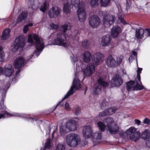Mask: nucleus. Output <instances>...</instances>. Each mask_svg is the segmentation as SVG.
<instances>
[{"mask_svg": "<svg viewBox=\"0 0 150 150\" xmlns=\"http://www.w3.org/2000/svg\"><path fill=\"white\" fill-rule=\"evenodd\" d=\"M94 58L92 60V63L88 64L86 69H82L85 76H89L94 73L95 71V65H98L102 62V58L104 55L100 52H97L93 55Z\"/></svg>", "mask_w": 150, "mask_h": 150, "instance_id": "1", "label": "nucleus"}, {"mask_svg": "<svg viewBox=\"0 0 150 150\" xmlns=\"http://www.w3.org/2000/svg\"><path fill=\"white\" fill-rule=\"evenodd\" d=\"M28 42L32 45L36 46V50L35 54L38 57L44 48V42L43 39L35 34H30L28 35Z\"/></svg>", "mask_w": 150, "mask_h": 150, "instance_id": "2", "label": "nucleus"}, {"mask_svg": "<svg viewBox=\"0 0 150 150\" xmlns=\"http://www.w3.org/2000/svg\"><path fill=\"white\" fill-rule=\"evenodd\" d=\"M70 28V26L67 24H65L62 25L61 30L63 33H58L57 34L56 38L53 41L54 44L65 47H67L69 44L67 41V36L65 32Z\"/></svg>", "mask_w": 150, "mask_h": 150, "instance_id": "3", "label": "nucleus"}, {"mask_svg": "<svg viewBox=\"0 0 150 150\" xmlns=\"http://www.w3.org/2000/svg\"><path fill=\"white\" fill-rule=\"evenodd\" d=\"M142 68H138L137 71V78L134 81H131L128 82L127 84V88L128 91L130 90H141L143 89H145L144 87L142 85L140 81V74L141 73Z\"/></svg>", "mask_w": 150, "mask_h": 150, "instance_id": "4", "label": "nucleus"}, {"mask_svg": "<svg viewBox=\"0 0 150 150\" xmlns=\"http://www.w3.org/2000/svg\"><path fill=\"white\" fill-rule=\"evenodd\" d=\"M136 129L134 127H131L125 132L120 133V136L124 139H127L129 138L131 140L136 142L140 137V134L136 132Z\"/></svg>", "mask_w": 150, "mask_h": 150, "instance_id": "5", "label": "nucleus"}, {"mask_svg": "<svg viewBox=\"0 0 150 150\" xmlns=\"http://www.w3.org/2000/svg\"><path fill=\"white\" fill-rule=\"evenodd\" d=\"M81 139L80 136L76 133L69 134L66 137V142L70 147H74L80 143Z\"/></svg>", "mask_w": 150, "mask_h": 150, "instance_id": "6", "label": "nucleus"}, {"mask_svg": "<svg viewBox=\"0 0 150 150\" xmlns=\"http://www.w3.org/2000/svg\"><path fill=\"white\" fill-rule=\"evenodd\" d=\"M78 73L76 72L72 86L67 94L63 98L62 100L68 98L69 96L73 94L76 90L81 88V82L78 79Z\"/></svg>", "mask_w": 150, "mask_h": 150, "instance_id": "7", "label": "nucleus"}, {"mask_svg": "<svg viewBox=\"0 0 150 150\" xmlns=\"http://www.w3.org/2000/svg\"><path fill=\"white\" fill-rule=\"evenodd\" d=\"M66 127L64 126H62L60 127V132L61 134L67 132V128H68L70 131H74L76 130L78 127V124L77 122L73 120H68L66 124Z\"/></svg>", "mask_w": 150, "mask_h": 150, "instance_id": "8", "label": "nucleus"}, {"mask_svg": "<svg viewBox=\"0 0 150 150\" xmlns=\"http://www.w3.org/2000/svg\"><path fill=\"white\" fill-rule=\"evenodd\" d=\"M108 83L105 81L104 79L101 78L98 80V83L94 84L93 88L92 93L93 94L96 95L101 93V88L103 87H106L108 86Z\"/></svg>", "mask_w": 150, "mask_h": 150, "instance_id": "9", "label": "nucleus"}, {"mask_svg": "<svg viewBox=\"0 0 150 150\" xmlns=\"http://www.w3.org/2000/svg\"><path fill=\"white\" fill-rule=\"evenodd\" d=\"M0 119L4 118L6 117H10L12 116L23 117L22 114L13 112L12 113H8L7 111V109L3 105V106L0 105Z\"/></svg>", "mask_w": 150, "mask_h": 150, "instance_id": "10", "label": "nucleus"}, {"mask_svg": "<svg viewBox=\"0 0 150 150\" xmlns=\"http://www.w3.org/2000/svg\"><path fill=\"white\" fill-rule=\"evenodd\" d=\"M25 39L22 36H20L16 39L14 42L13 46L11 50L13 52L17 51L19 48H23L25 45Z\"/></svg>", "mask_w": 150, "mask_h": 150, "instance_id": "11", "label": "nucleus"}, {"mask_svg": "<svg viewBox=\"0 0 150 150\" xmlns=\"http://www.w3.org/2000/svg\"><path fill=\"white\" fill-rule=\"evenodd\" d=\"M136 37L138 39H141L143 37L146 38L150 37V29H146L144 30L142 28L137 29L136 31Z\"/></svg>", "mask_w": 150, "mask_h": 150, "instance_id": "12", "label": "nucleus"}, {"mask_svg": "<svg viewBox=\"0 0 150 150\" xmlns=\"http://www.w3.org/2000/svg\"><path fill=\"white\" fill-rule=\"evenodd\" d=\"M115 17L112 15L107 14L104 16L103 22L105 27H109L113 23Z\"/></svg>", "mask_w": 150, "mask_h": 150, "instance_id": "13", "label": "nucleus"}, {"mask_svg": "<svg viewBox=\"0 0 150 150\" xmlns=\"http://www.w3.org/2000/svg\"><path fill=\"white\" fill-rule=\"evenodd\" d=\"M82 132L83 136L85 139L91 138L93 132V128L91 125H86L83 127Z\"/></svg>", "mask_w": 150, "mask_h": 150, "instance_id": "14", "label": "nucleus"}, {"mask_svg": "<svg viewBox=\"0 0 150 150\" xmlns=\"http://www.w3.org/2000/svg\"><path fill=\"white\" fill-rule=\"evenodd\" d=\"M61 11L60 8L58 7L53 6L49 10L48 15L50 18H55L59 16Z\"/></svg>", "mask_w": 150, "mask_h": 150, "instance_id": "15", "label": "nucleus"}, {"mask_svg": "<svg viewBox=\"0 0 150 150\" xmlns=\"http://www.w3.org/2000/svg\"><path fill=\"white\" fill-rule=\"evenodd\" d=\"M77 13L79 21L80 22H83L86 18V13L83 5L79 7L77 11Z\"/></svg>", "mask_w": 150, "mask_h": 150, "instance_id": "16", "label": "nucleus"}, {"mask_svg": "<svg viewBox=\"0 0 150 150\" xmlns=\"http://www.w3.org/2000/svg\"><path fill=\"white\" fill-rule=\"evenodd\" d=\"M100 22L99 18L96 15H94L90 17L89 20L90 26L93 28H96L98 26Z\"/></svg>", "mask_w": 150, "mask_h": 150, "instance_id": "17", "label": "nucleus"}, {"mask_svg": "<svg viewBox=\"0 0 150 150\" xmlns=\"http://www.w3.org/2000/svg\"><path fill=\"white\" fill-rule=\"evenodd\" d=\"M122 80L120 76L117 74L115 75L111 80L110 83L112 87L115 86L118 87L120 86L122 83Z\"/></svg>", "mask_w": 150, "mask_h": 150, "instance_id": "18", "label": "nucleus"}, {"mask_svg": "<svg viewBox=\"0 0 150 150\" xmlns=\"http://www.w3.org/2000/svg\"><path fill=\"white\" fill-rule=\"evenodd\" d=\"M14 73V68L11 64H7L4 68L3 73L6 76L9 77Z\"/></svg>", "mask_w": 150, "mask_h": 150, "instance_id": "19", "label": "nucleus"}, {"mask_svg": "<svg viewBox=\"0 0 150 150\" xmlns=\"http://www.w3.org/2000/svg\"><path fill=\"white\" fill-rule=\"evenodd\" d=\"M112 38L110 35H107L103 37L100 43V45L103 47L109 45L111 43Z\"/></svg>", "mask_w": 150, "mask_h": 150, "instance_id": "20", "label": "nucleus"}, {"mask_svg": "<svg viewBox=\"0 0 150 150\" xmlns=\"http://www.w3.org/2000/svg\"><path fill=\"white\" fill-rule=\"evenodd\" d=\"M25 63V59L22 57H18L14 62L15 67L18 69L23 66Z\"/></svg>", "mask_w": 150, "mask_h": 150, "instance_id": "21", "label": "nucleus"}, {"mask_svg": "<svg viewBox=\"0 0 150 150\" xmlns=\"http://www.w3.org/2000/svg\"><path fill=\"white\" fill-rule=\"evenodd\" d=\"M91 138H92L94 142L96 143V144H98L100 142L102 138L101 132L99 131L93 133Z\"/></svg>", "mask_w": 150, "mask_h": 150, "instance_id": "22", "label": "nucleus"}, {"mask_svg": "<svg viewBox=\"0 0 150 150\" xmlns=\"http://www.w3.org/2000/svg\"><path fill=\"white\" fill-rule=\"evenodd\" d=\"M117 108L115 107H111L108 109L105 110L104 111L100 112L99 114L100 117L105 116L107 115H110L114 113Z\"/></svg>", "mask_w": 150, "mask_h": 150, "instance_id": "23", "label": "nucleus"}, {"mask_svg": "<svg viewBox=\"0 0 150 150\" xmlns=\"http://www.w3.org/2000/svg\"><path fill=\"white\" fill-rule=\"evenodd\" d=\"M111 35L112 37H116L121 32L120 27L118 26H114L111 30Z\"/></svg>", "mask_w": 150, "mask_h": 150, "instance_id": "24", "label": "nucleus"}, {"mask_svg": "<svg viewBox=\"0 0 150 150\" xmlns=\"http://www.w3.org/2000/svg\"><path fill=\"white\" fill-rule=\"evenodd\" d=\"M108 128L110 133L112 134H116L120 131L119 127L113 124L112 126L108 127Z\"/></svg>", "mask_w": 150, "mask_h": 150, "instance_id": "25", "label": "nucleus"}, {"mask_svg": "<svg viewBox=\"0 0 150 150\" xmlns=\"http://www.w3.org/2000/svg\"><path fill=\"white\" fill-rule=\"evenodd\" d=\"M28 16V12L25 11H23L19 15L17 20V22L19 23L24 21L26 19Z\"/></svg>", "mask_w": 150, "mask_h": 150, "instance_id": "26", "label": "nucleus"}, {"mask_svg": "<svg viewBox=\"0 0 150 150\" xmlns=\"http://www.w3.org/2000/svg\"><path fill=\"white\" fill-rule=\"evenodd\" d=\"M118 9V17L119 20L122 23L124 24H125V21L123 19L124 17V15L122 13V11L120 6V5L117 6Z\"/></svg>", "mask_w": 150, "mask_h": 150, "instance_id": "27", "label": "nucleus"}, {"mask_svg": "<svg viewBox=\"0 0 150 150\" xmlns=\"http://www.w3.org/2000/svg\"><path fill=\"white\" fill-rule=\"evenodd\" d=\"M83 59L84 62H89L91 58V55L90 52L85 51L82 54Z\"/></svg>", "mask_w": 150, "mask_h": 150, "instance_id": "28", "label": "nucleus"}, {"mask_svg": "<svg viewBox=\"0 0 150 150\" xmlns=\"http://www.w3.org/2000/svg\"><path fill=\"white\" fill-rule=\"evenodd\" d=\"M10 30L9 28L5 29L3 32L1 36V39L3 40H4L8 39L10 36Z\"/></svg>", "mask_w": 150, "mask_h": 150, "instance_id": "29", "label": "nucleus"}, {"mask_svg": "<svg viewBox=\"0 0 150 150\" xmlns=\"http://www.w3.org/2000/svg\"><path fill=\"white\" fill-rule=\"evenodd\" d=\"M106 62L108 67H112L115 65V61L112 56H110L107 58Z\"/></svg>", "mask_w": 150, "mask_h": 150, "instance_id": "30", "label": "nucleus"}, {"mask_svg": "<svg viewBox=\"0 0 150 150\" xmlns=\"http://www.w3.org/2000/svg\"><path fill=\"white\" fill-rule=\"evenodd\" d=\"M72 55L73 57L72 56H71V61L74 63L75 62H76V71H77L81 66V63L80 61H79L78 60H77L78 58L77 56H76L75 57L73 54H72Z\"/></svg>", "mask_w": 150, "mask_h": 150, "instance_id": "31", "label": "nucleus"}, {"mask_svg": "<svg viewBox=\"0 0 150 150\" xmlns=\"http://www.w3.org/2000/svg\"><path fill=\"white\" fill-rule=\"evenodd\" d=\"M3 82L4 81L3 80L0 81V92H3V99H4L6 95L5 93L6 91L8 88V87H3Z\"/></svg>", "mask_w": 150, "mask_h": 150, "instance_id": "32", "label": "nucleus"}, {"mask_svg": "<svg viewBox=\"0 0 150 150\" xmlns=\"http://www.w3.org/2000/svg\"><path fill=\"white\" fill-rule=\"evenodd\" d=\"M141 138L144 139H146L150 137V130L146 129L142 134Z\"/></svg>", "mask_w": 150, "mask_h": 150, "instance_id": "33", "label": "nucleus"}, {"mask_svg": "<svg viewBox=\"0 0 150 150\" xmlns=\"http://www.w3.org/2000/svg\"><path fill=\"white\" fill-rule=\"evenodd\" d=\"M71 5L74 6L75 7H79L83 5V4L81 3L80 0H71L70 2Z\"/></svg>", "mask_w": 150, "mask_h": 150, "instance_id": "34", "label": "nucleus"}, {"mask_svg": "<svg viewBox=\"0 0 150 150\" xmlns=\"http://www.w3.org/2000/svg\"><path fill=\"white\" fill-rule=\"evenodd\" d=\"M70 5L68 3H65L64 5L63 8L64 12L66 14H69L70 11Z\"/></svg>", "mask_w": 150, "mask_h": 150, "instance_id": "35", "label": "nucleus"}, {"mask_svg": "<svg viewBox=\"0 0 150 150\" xmlns=\"http://www.w3.org/2000/svg\"><path fill=\"white\" fill-rule=\"evenodd\" d=\"M105 122L107 123L108 127L112 126L114 124L113 119L111 117L107 118Z\"/></svg>", "mask_w": 150, "mask_h": 150, "instance_id": "36", "label": "nucleus"}, {"mask_svg": "<svg viewBox=\"0 0 150 150\" xmlns=\"http://www.w3.org/2000/svg\"><path fill=\"white\" fill-rule=\"evenodd\" d=\"M99 129L102 132L105 131L106 126L102 122L99 121L97 123Z\"/></svg>", "mask_w": 150, "mask_h": 150, "instance_id": "37", "label": "nucleus"}, {"mask_svg": "<svg viewBox=\"0 0 150 150\" xmlns=\"http://www.w3.org/2000/svg\"><path fill=\"white\" fill-rule=\"evenodd\" d=\"M73 111L74 114L77 115L81 113V109L79 107L76 105L74 107Z\"/></svg>", "mask_w": 150, "mask_h": 150, "instance_id": "38", "label": "nucleus"}, {"mask_svg": "<svg viewBox=\"0 0 150 150\" xmlns=\"http://www.w3.org/2000/svg\"><path fill=\"white\" fill-rule=\"evenodd\" d=\"M110 0H99V2L100 5L102 6H106L108 5Z\"/></svg>", "mask_w": 150, "mask_h": 150, "instance_id": "39", "label": "nucleus"}, {"mask_svg": "<svg viewBox=\"0 0 150 150\" xmlns=\"http://www.w3.org/2000/svg\"><path fill=\"white\" fill-rule=\"evenodd\" d=\"M52 145V143L51 140L50 139H47L45 144V149H50Z\"/></svg>", "mask_w": 150, "mask_h": 150, "instance_id": "40", "label": "nucleus"}, {"mask_svg": "<svg viewBox=\"0 0 150 150\" xmlns=\"http://www.w3.org/2000/svg\"><path fill=\"white\" fill-rule=\"evenodd\" d=\"M5 54L2 47L0 46V62L3 61L4 59Z\"/></svg>", "mask_w": 150, "mask_h": 150, "instance_id": "41", "label": "nucleus"}, {"mask_svg": "<svg viewBox=\"0 0 150 150\" xmlns=\"http://www.w3.org/2000/svg\"><path fill=\"white\" fill-rule=\"evenodd\" d=\"M90 42L88 40H83L82 42L81 45L84 48H87L89 46Z\"/></svg>", "mask_w": 150, "mask_h": 150, "instance_id": "42", "label": "nucleus"}, {"mask_svg": "<svg viewBox=\"0 0 150 150\" xmlns=\"http://www.w3.org/2000/svg\"><path fill=\"white\" fill-rule=\"evenodd\" d=\"M48 4L45 2L41 6L40 8V10L43 13H44L47 8L48 7Z\"/></svg>", "mask_w": 150, "mask_h": 150, "instance_id": "43", "label": "nucleus"}, {"mask_svg": "<svg viewBox=\"0 0 150 150\" xmlns=\"http://www.w3.org/2000/svg\"><path fill=\"white\" fill-rule=\"evenodd\" d=\"M99 3V0H91L90 4L92 7H95L97 6Z\"/></svg>", "mask_w": 150, "mask_h": 150, "instance_id": "44", "label": "nucleus"}, {"mask_svg": "<svg viewBox=\"0 0 150 150\" xmlns=\"http://www.w3.org/2000/svg\"><path fill=\"white\" fill-rule=\"evenodd\" d=\"M33 25V24L32 23H29L28 24L24 26L23 28L24 33H26L29 30V27H31Z\"/></svg>", "mask_w": 150, "mask_h": 150, "instance_id": "45", "label": "nucleus"}, {"mask_svg": "<svg viewBox=\"0 0 150 150\" xmlns=\"http://www.w3.org/2000/svg\"><path fill=\"white\" fill-rule=\"evenodd\" d=\"M55 150H65V147L63 144H59L57 145Z\"/></svg>", "mask_w": 150, "mask_h": 150, "instance_id": "46", "label": "nucleus"}, {"mask_svg": "<svg viewBox=\"0 0 150 150\" xmlns=\"http://www.w3.org/2000/svg\"><path fill=\"white\" fill-rule=\"evenodd\" d=\"M137 53L135 51H132V54H131L130 57H129V59H130V58H136L137 56Z\"/></svg>", "mask_w": 150, "mask_h": 150, "instance_id": "47", "label": "nucleus"}, {"mask_svg": "<svg viewBox=\"0 0 150 150\" xmlns=\"http://www.w3.org/2000/svg\"><path fill=\"white\" fill-rule=\"evenodd\" d=\"M127 4L126 9L127 11L128 10L129 8V7L131 5V1L130 0H126Z\"/></svg>", "mask_w": 150, "mask_h": 150, "instance_id": "48", "label": "nucleus"}, {"mask_svg": "<svg viewBox=\"0 0 150 150\" xmlns=\"http://www.w3.org/2000/svg\"><path fill=\"white\" fill-rule=\"evenodd\" d=\"M143 122L144 124L149 125H150V120H149L147 118H146L144 120Z\"/></svg>", "mask_w": 150, "mask_h": 150, "instance_id": "49", "label": "nucleus"}, {"mask_svg": "<svg viewBox=\"0 0 150 150\" xmlns=\"http://www.w3.org/2000/svg\"><path fill=\"white\" fill-rule=\"evenodd\" d=\"M65 109L67 111H69L70 110L71 107H70L68 103H66L65 105Z\"/></svg>", "mask_w": 150, "mask_h": 150, "instance_id": "50", "label": "nucleus"}, {"mask_svg": "<svg viewBox=\"0 0 150 150\" xmlns=\"http://www.w3.org/2000/svg\"><path fill=\"white\" fill-rule=\"evenodd\" d=\"M51 29H56L57 28L58 26L57 25H55L53 23H52L50 25Z\"/></svg>", "mask_w": 150, "mask_h": 150, "instance_id": "51", "label": "nucleus"}, {"mask_svg": "<svg viewBox=\"0 0 150 150\" xmlns=\"http://www.w3.org/2000/svg\"><path fill=\"white\" fill-rule=\"evenodd\" d=\"M135 123L136 124H137L138 125H140L141 123V121L140 120L138 119H135L134 120Z\"/></svg>", "mask_w": 150, "mask_h": 150, "instance_id": "52", "label": "nucleus"}, {"mask_svg": "<svg viewBox=\"0 0 150 150\" xmlns=\"http://www.w3.org/2000/svg\"><path fill=\"white\" fill-rule=\"evenodd\" d=\"M146 144L148 147L150 148V139L147 141Z\"/></svg>", "mask_w": 150, "mask_h": 150, "instance_id": "53", "label": "nucleus"}, {"mask_svg": "<svg viewBox=\"0 0 150 150\" xmlns=\"http://www.w3.org/2000/svg\"><path fill=\"white\" fill-rule=\"evenodd\" d=\"M123 57L122 56H121L120 58L118 57L117 58V61L118 60V62L119 63H121L122 61V59Z\"/></svg>", "mask_w": 150, "mask_h": 150, "instance_id": "54", "label": "nucleus"}, {"mask_svg": "<svg viewBox=\"0 0 150 150\" xmlns=\"http://www.w3.org/2000/svg\"><path fill=\"white\" fill-rule=\"evenodd\" d=\"M37 120V119L36 118H30L29 119V120H30L31 122L32 121L31 120H33V121H34V120Z\"/></svg>", "mask_w": 150, "mask_h": 150, "instance_id": "55", "label": "nucleus"}, {"mask_svg": "<svg viewBox=\"0 0 150 150\" xmlns=\"http://www.w3.org/2000/svg\"><path fill=\"white\" fill-rule=\"evenodd\" d=\"M3 69L2 67H0V75L3 73Z\"/></svg>", "mask_w": 150, "mask_h": 150, "instance_id": "56", "label": "nucleus"}, {"mask_svg": "<svg viewBox=\"0 0 150 150\" xmlns=\"http://www.w3.org/2000/svg\"><path fill=\"white\" fill-rule=\"evenodd\" d=\"M61 105V106H62V105H61V102H59V103L57 104V105L55 107H54V109L53 110H54L58 105Z\"/></svg>", "mask_w": 150, "mask_h": 150, "instance_id": "57", "label": "nucleus"}, {"mask_svg": "<svg viewBox=\"0 0 150 150\" xmlns=\"http://www.w3.org/2000/svg\"><path fill=\"white\" fill-rule=\"evenodd\" d=\"M56 131V130L55 129V130H54L53 132L52 133V138H53L54 136V133Z\"/></svg>", "mask_w": 150, "mask_h": 150, "instance_id": "58", "label": "nucleus"}, {"mask_svg": "<svg viewBox=\"0 0 150 150\" xmlns=\"http://www.w3.org/2000/svg\"><path fill=\"white\" fill-rule=\"evenodd\" d=\"M20 72V70H18L16 72V74L17 75Z\"/></svg>", "mask_w": 150, "mask_h": 150, "instance_id": "59", "label": "nucleus"}, {"mask_svg": "<svg viewBox=\"0 0 150 150\" xmlns=\"http://www.w3.org/2000/svg\"><path fill=\"white\" fill-rule=\"evenodd\" d=\"M33 56V54H31V55L30 56V57L28 59H28H30L32 58V57Z\"/></svg>", "mask_w": 150, "mask_h": 150, "instance_id": "60", "label": "nucleus"}, {"mask_svg": "<svg viewBox=\"0 0 150 150\" xmlns=\"http://www.w3.org/2000/svg\"><path fill=\"white\" fill-rule=\"evenodd\" d=\"M122 72H123V74H126V73L125 71V70H122Z\"/></svg>", "mask_w": 150, "mask_h": 150, "instance_id": "61", "label": "nucleus"}, {"mask_svg": "<svg viewBox=\"0 0 150 150\" xmlns=\"http://www.w3.org/2000/svg\"><path fill=\"white\" fill-rule=\"evenodd\" d=\"M48 129L49 130V132H48V133H49L50 132V127H48Z\"/></svg>", "mask_w": 150, "mask_h": 150, "instance_id": "62", "label": "nucleus"}, {"mask_svg": "<svg viewBox=\"0 0 150 150\" xmlns=\"http://www.w3.org/2000/svg\"><path fill=\"white\" fill-rule=\"evenodd\" d=\"M105 105H104V103H103L102 104V106H104Z\"/></svg>", "mask_w": 150, "mask_h": 150, "instance_id": "63", "label": "nucleus"}, {"mask_svg": "<svg viewBox=\"0 0 150 150\" xmlns=\"http://www.w3.org/2000/svg\"><path fill=\"white\" fill-rule=\"evenodd\" d=\"M40 150H45V149H41Z\"/></svg>", "mask_w": 150, "mask_h": 150, "instance_id": "64", "label": "nucleus"}]
</instances>
